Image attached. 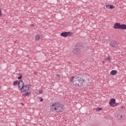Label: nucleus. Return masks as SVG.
<instances>
[{
    "mask_svg": "<svg viewBox=\"0 0 126 126\" xmlns=\"http://www.w3.org/2000/svg\"><path fill=\"white\" fill-rule=\"evenodd\" d=\"M85 81L82 79L78 76V75H76L74 76H72L70 79V83L72 85H74L77 88H79L80 86H82L83 84V82Z\"/></svg>",
    "mask_w": 126,
    "mask_h": 126,
    "instance_id": "obj_1",
    "label": "nucleus"
},
{
    "mask_svg": "<svg viewBox=\"0 0 126 126\" xmlns=\"http://www.w3.org/2000/svg\"><path fill=\"white\" fill-rule=\"evenodd\" d=\"M63 106L59 102H55L50 106V110L52 112L56 111L57 113H62L63 112Z\"/></svg>",
    "mask_w": 126,
    "mask_h": 126,
    "instance_id": "obj_2",
    "label": "nucleus"
},
{
    "mask_svg": "<svg viewBox=\"0 0 126 126\" xmlns=\"http://www.w3.org/2000/svg\"><path fill=\"white\" fill-rule=\"evenodd\" d=\"M109 45L111 47H112L113 48H118V46L119 45V43H118L115 40H111L109 42Z\"/></svg>",
    "mask_w": 126,
    "mask_h": 126,
    "instance_id": "obj_3",
    "label": "nucleus"
},
{
    "mask_svg": "<svg viewBox=\"0 0 126 126\" xmlns=\"http://www.w3.org/2000/svg\"><path fill=\"white\" fill-rule=\"evenodd\" d=\"M30 85H24V86H23V87L21 88L20 91L21 92H27V91L29 90V88L30 87Z\"/></svg>",
    "mask_w": 126,
    "mask_h": 126,
    "instance_id": "obj_4",
    "label": "nucleus"
},
{
    "mask_svg": "<svg viewBox=\"0 0 126 126\" xmlns=\"http://www.w3.org/2000/svg\"><path fill=\"white\" fill-rule=\"evenodd\" d=\"M72 34L70 32H63L61 33V36H62V37H67V36H69L70 37L71 36Z\"/></svg>",
    "mask_w": 126,
    "mask_h": 126,
    "instance_id": "obj_5",
    "label": "nucleus"
},
{
    "mask_svg": "<svg viewBox=\"0 0 126 126\" xmlns=\"http://www.w3.org/2000/svg\"><path fill=\"white\" fill-rule=\"evenodd\" d=\"M18 89L19 90H21V88L23 87L24 86V82H23V80H21L19 82H18Z\"/></svg>",
    "mask_w": 126,
    "mask_h": 126,
    "instance_id": "obj_6",
    "label": "nucleus"
},
{
    "mask_svg": "<svg viewBox=\"0 0 126 126\" xmlns=\"http://www.w3.org/2000/svg\"><path fill=\"white\" fill-rule=\"evenodd\" d=\"M72 53L74 55H79V54H80V49L76 48L72 50Z\"/></svg>",
    "mask_w": 126,
    "mask_h": 126,
    "instance_id": "obj_7",
    "label": "nucleus"
},
{
    "mask_svg": "<svg viewBox=\"0 0 126 126\" xmlns=\"http://www.w3.org/2000/svg\"><path fill=\"white\" fill-rule=\"evenodd\" d=\"M109 104L111 107H115L114 104H116V99L115 98H111L109 101Z\"/></svg>",
    "mask_w": 126,
    "mask_h": 126,
    "instance_id": "obj_8",
    "label": "nucleus"
},
{
    "mask_svg": "<svg viewBox=\"0 0 126 126\" xmlns=\"http://www.w3.org/2000/svg\"><path fill=\"white\" fill-rule=\"evenodd\" d=\"M114 29H121V24L116 23L114 25Z\"/></svg>",
    "mask_w": 126,
    "mask_h": 126,
    "instance_id": "obj_9",
    "label": "nucleus"
},
{
    "mask_svg": "<svg viewBox=\"0 0 126 126\" xmlns=\"http://www.w3.org/2000/svg\"><path fill=\"white\" fill-rule=\"evenodd\" d=\"M106 7L108 9H113L115 8V6L113 5L107 4Z\"/></svg>",
    "mask_w": 126,
    "mask_h": 126,
    "instance_id": "obj_10",
    "label": "nucleus"
},
{
    "mask_svg": "<svg viewBox=\"0 0 126 126\" xmlns=\"http://www.w3.org/2000/svg\"><path fill=\"white\" fill-rule=\"evenodd\" d=\"M117 73H118V71L116 70H113L110 72V74L111 75H116V74H117Z\"/></svg>",
    "mask_w": 126,
    "mask_h": 126,
    "instance_id": "obj_11",
    "label": "nucleus"
},
{
    "mask_svg": "<svg viewBox=\"0 0 126 126\" xmlns=\"http://www.w3.org/2000/svg\"><path fill=\"white\" fill-rule=\"evenodd\" d=\"M120 29H122L123 30H125L126 29V25L122 24L120 25Z\"/></svg>",
    "mask_w": 126,
    "mask_h": 126,
    "instance_id": "obj_12",
    "label": "nucleus"
},
{
    "mask_svg": "<svg viewBox=\"0 0 126 126\" xmlns=\"http://www.w3.org/2000/svg\"><path fill=\"white\" fill-rule=\"evenodd\" d=\"M30 94H31V93L27 92V93L23 94V96H24V97H25V96H29V95H30Z\"/></svg>",
    "mask_w": 126,
    "mask_h": 126,
    "instance_id": "obj_13",
    "label": "nucleus"
},
{
    "mask_svg": "<svg viewBox=\"0 0 126 126\" xmlns=\"http://www.w3.org/2000/svg\"><path fill=\"white\" fill-rule=\"evenodd\" d=\"M35 39H36L37 41H39L40 40V35L37 34L35 36Z\"/></svg>",
    "mask_w": 126,
    "mask_h": 126,
    "instance_id": "obj_14",
    "label": "nucleus"
},
{
    "mask_svg": "<svg viewBox=\"0 0 126 126\" xmlns=\"http://www.w3.org/2000/svg\"><path fill=\"white\" fill-rule=\"evenodd\" d=\"M18 75L20 76L18 78V79L19 80H20V79H21L22 78V74L21 73H19Z\"/></svg>",
    "mask_w": 126,
    "mask_h": 126,
    "instance_id": "obj_15",
    "label": "nucleus"
},
{
    "mask_svg": "<svg viewBox=\"0 0 126 126\" xmlns=\"http://www.w3.org/2000/svg\"><path fill=\"white\" fill-rule=\"evenodd\" d=\"M18 81H14L13 83V86H15V85H16V84H17V83H18Z\"/></svg>",
    "mask_w": 126,
    "mask_h": 126,
    "instance_id": "obj_16",
    "label": "nucleus"
},
{
    "mask_svg": "<svg viewBox=\"0 0 126 126\" xmlns=\"http://www.w3.org/2000/svg\"><path fill=\"white\" fill-rule=\"evenodd\" d=\"M102 108H99V107H97L96 108V111H97V112H99V111H101V110H102Z\"/></svg>",
    "mask_w": 126,
    "mask_h": 126,
    "instance_id": "obj_17",
    "label": "nucleus"
},
{
    "mask_svg": "<svg viewBox=\"0 0 126 126\" xmlns=\"http://www.w3.org/2000/svg\"><path fill=\"white\" fill-rule=\"evenodd\" d=\"M111 60H112V58H111V57H108L107 58H106V61H108V62H110Z\"/></svg>",
    "mask_w": 126,
    "mask_h": 126,
    "instance_id": "obj_18",
    "label": "nucleus"
},
{
    "mask_svg": "<svg viewBox=\"0 0 126 126\" xmlns=\"http://www.w3.org/2000/svg\"><path fill=\"white\" fill-rule=\"evenodd\" d=\"M117 117H118V118H120V119H122V118H123V116H122L121 115H120V114H118L117 115Z\"/></svg>",
    "mask_w": 126,
    "mask_h": 126,
    "instance_id": "obj_19",
    "label": "nucleus"
},
{
    "mask_svg": "<svg viewBox=\"0 0 126 126\" xmlns=\"http://www.w3.org/2000/svg\"><path fill=\"white\" fill-rule=\"evenodd\" d=\"M56 76L57 77H58V78H60V77H61V75L60 74H56Z\"/></svg>",
    "mask_w": 126,
    "mask_h": 126,
    "instance_id": "obj_20",
    "label": "nucleus"
},
{
    "mask_svg": "<svg viewBox=\"0 0 126 126\" xmlns=\"http://www.w3.org/2000/svg\"><path fill=\"white\" fill-rule=\"evenodd\" d=\"M43 93V90H41L39 91V94H42Z\"/></svg>",
    "mask_w": 126,
    "mask_h": 126,
    "instance_id": "obj_21",
    "label": "nucleus"
},
{
    "mask_svg": "<svg viewBox=\"0 0 126 126\" xmlns=\"http://www.w3.org/2000/svg\"><path fill=\"white\" fill-rule=\"evenodd\" d=\"M40 102H43V101H44V99L41 98V99H40Z\"/></svg>",
    "mask_w": 126,
    "mask_h": 126,
    "instance_id": "obj_22",
    "label": "nucleus"
},
{
    "mask_svg": "<svg viewBox=\"0 0 126 126\" xmlns=\"http://www.w3.org/2000/svg\"><path fill=\"white\" fill-rule=\"evenodd\" d=\"M1 16V10L0 9V17Z\"/></svg>",
    "mask_w": 126,
    "mask_h": 126,
    "instance_id": "obj_23",
    "label": "nucleus"
},
{
    "mask_svg": "<svg viewBox=\"0 0 126 126\" xmlns=\"http://www.w3.org/2000/svg\"><path fill=\"white\" fill-rule=\"evenodd\" d=\"M31 26L33 27V26H34V25L32 24V25H31Z\"/></svg>",
    "mask_w": 126,
    "mask_h": 126,
    "instance_id": "obj_24",
    "label": "nucleus"
},
{
    "mask_svg": "<svg viewBox=\"0 0 126 126\" xmlns=\"http://www.w3.org/2000/svg\"><path fill=\"white\" fill-rule=\"evenodd\" d=\"M78 45H79V46H81V44H78Z\"/></svg>",
    "mask_w": 126,
    "mask_h": 126,
    "instance_id": "obj_25",
    "label": "nucleus"
}]
</instances>
